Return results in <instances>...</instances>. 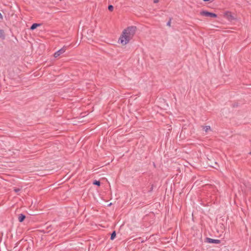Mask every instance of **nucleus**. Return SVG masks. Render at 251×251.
I'll return each instance as SVG.
<instances>
[{"mask_svg": "<svg viewBox=\"0 0 251 251\" xmlns=\"http://www.w3.org/2000/svg\"><path fill=\"white\" fill-rule=\"evenodd\" d=\"M235 106H237V104H234V105H233V107H235Z\"/></svg>", "mask_w": 251, "mask_h": 251, "instance_id": "20", "label": "nucleus"}, {"mask_svg": "<svg viewBox=\"0 0 251 251\" xmlns=\"http://www.w3.org/2000/svg\"><path fill=\"white\" fill-rule=\"evenodd\" d=\"M0 38L3 39L5 38V33L3 29H0Z\"/></svg>", "mask_w": 251, "mask_h": 251, "instance_id": "10", "label": "nucleus"}, {"mask_svg": "<svg viewBox=\"0 0 251 251\" xmlns=\"http://www.w3.org/2000/svg\"><path fill=\"white\" fill-rule=\"evenodd\" d=\"M204 1H210V0H203Z\"/></svg>", "mask_w": 251, "mask_h": 251, "instance_id": "19", "label": "nucleus"}, {"mask_svg": "<svg viewBox=\"0 0 251 251\" xmlns=\"http://www.w3.org/2000/svg\"><path fill=\"white\" fill-rule=\"evenodd\" d=\"M200 14L201 16H205V17H212V18H217V14H216L214 13H211V12L206 11H204V10L201 11L200 12Z\"/></svg>", "mask_w": 251, "mask_h": 251, "instance_id": "4", "label": "nucleus"}, {"mask_svg": "<svg viewBox=\"0 0 251 251\" xmlns=\"http://www.w3.org/2000/svg\"><path fill=\"white\" fill-rule=\"evenodd\" d=\"M202 127L204 129V130H205V131L206 132H208V131L209 130H210V126H202Z\"/></svg>", "mask_w": 251, "mask_h": 251, "instance_id": "12", "label": "nucleus"}, {"mask_svg": "<svg viewBox=\"0 0 251 251\" xmlns=\"http://www.w3.org/2000/svg\"><path fill=\"white\" fill-rule=\"evenodd\" d=\"M116 235V233L115 231H113L111 234L110 239L113 240L115 239Z\"/></svg>", "mask_w": 251, "mask_h": 251, "instance_id": "11", "label": "nucleus"}, {"mask_svg": "<svg viewBox=\"0 0 251 251\" xmlns=\"http://www.w3.org/2000/svg\"><path fill=\"white\" fill-rule=\"evenodd\" d=\"M136 30L137 27L135 26L127 27L123 31L119 41L123 45H126L133 38Z\"/></svg>", "mask_w": 251, "mask_h": 251, "instance_id": "3", "label": "nucleus"}, {"mask_svg": "<svg viewBox=\"0 0 251 251\" xmlns=\"http://www.w3.org/2000/svg\"><path fill=\"white\" fill-rule=\"evenodd\" d=\"M19 191H20V189H18H18H15V191L16 192H19Z\"/></svg>", "mask_w": 251, "mask_h": 251, "instance_id": "17", "label": "nucleus"}, {"mask_svg": "<svg viewBox=\"0 0 251 251\" xmlns=\"http://www.w3.org/2000/svg\"><path fill=\"white\" fill-rule=\"evenodd\" d=\"M152 189V186L151 187V190Z\"/></svg>", "mask_w": 251, "mask_h": 251, "instance_id": "21", "label": "nucleus"}, {"mask_svg": "<svg viewBox=\"0 0 251 251\" xmlns=\"http://www.w3.org/2000/svg\"><path fill=\"white\" fill-rule=\"evenodd\" d=\"M136 30L137 27L135 26L127 27L123 31L119 41L123 45H126L133 38Z\"/></svg>", "mask_w": 251, "mask_h": 251, "instance_id": "1", "label": "nucleus"}, {"mask_svg": "<svg viewBox=\"0 0 251 251\" xmlns=\"http://www.w3.org/2000/svg\"><path fill=\"white\" fill-rule=\"evenodd\" d=\"M40 25H41V24L34 23L32 25L30 26V29L32 30H33L36 29L38 26H39Z\"/></svg>", "mask_w": 251, "mask_h": 251, "instance_id": "9", "label": "nucleus"}, {"mask_svg": "<svg viewBox=\"0 0 251 251\" xmlns=\"http://www.w3.org/2000/svg\"><path fill=\"white\" fill-rule=\"evenodd\" d=\"M249 154H251V151L249 153Z\"/></svg>", "mask_w": 251, "mask_h": 251, "instance_id": "22", "label": "nucleus"}, {"mask_svg": "<svg viewBox=\"0 0 251 251\" xmlns=\"http://www.w3.org/2000/svg\"><path fill=\"white\" fill-rule=\"evenodd\" d=\"M171 20H172V19L170 18L169 21L167 23V25L169 26H171Z\"/></svg>", "mask_w": 251, "mask_h": 251, "instance_id": "15", "label": "nucleus"}, {"mask_svg": "<svg viewBox=\"0 0 251 251\" xmlns=\"http://www.w3.org/2000/svg\"><path fill=\"white\" fill-rule=\"evenodd\" d=\"M206 241L209 243L219 244L221 242L220 240L213 239L210 238H206Z\"/></svg>", "mask_w": 251, "mask_h": 251, "instance_id": "6", "label": "nucleus"}, {"mask_svg": "<svg viewBox=\"0 0 251 251\" xmlns=\"http://www.w3.org/2000/svg\"><path fill=\"white\" fill-rule=\"evenodd\" d=\"M25 218V216L23 214H20L19 215L18 220L20 222H22Z\"/></svg>", "mask_w": 251, "mask_h": 251, "instance_id": "8", "label": "nucleus"}, {"mask_svg": "<svg viewBox=\"0 0 251 251\" xmlns=\"http://www.w3.org/2000/svg\"><path fill=\"white\" fill-rule=\"evenodd\" d=\"M0 19H3V16L2 14L0 13Z\"/></svg>", "mask_w": 251, "mask_h": 251, "instance_id": "18", "label": "nucleus"}, {"mask_svg": "<svg viewBox=\"0 0 251 251\" xmlns=\"http://www.w3.org/2000/svg\"><path fill=\"white\" fill-rule=\"evenodd\" d=\"M93 184L94 185H97V186H100V181H98V180H95L94 181Z\"/></svg>", "mask_w": 251, "mask_h": 251, "instance_id": "13", "label": "nucleus"}, {"mask_svg": "<svg viewBox=\"0 0 251 251\" xmlns=\"http://www.w3.org/2000/svg\"><path fill=\"white\" fill-rule=\"evenodd\" d=\"M225 17H226L228 20H232L233 19V17L232 16L231 12H226L225 13Z\"/></svg>", "mask_w": 251, "mask_h": 251, "instance_id": "7", "label": "nucleus"}, {"mask_svg": "<svg viewBox=\"0 0 251 251\" xmlns=\"http://www.w3.org/2000/svg\"><path fill=\"white\" fill-rule=\"evenodd\" d=\"M66 50V47L64 46L62 48L56 51L54 53V57L56 58L60 56L61 54H63Z\"/></svg>", "mask_w": 251, "mask_h": 251, "instance_id": "5", "label": "nucleus"}, {"mask_svg": "<svg viewBox=\"0 0 251 251\" xmlns=\"http://www.w3.org/2000/svg\"><path fill=\"white\" fill-rule=\"evenodd\" d=\"M158 1H159V0H153V2L155 3L158 2Z\"/></svg>", "mask_w": 251, "mask_h": 251, "instance_id": "16", "label": "nucleus"}, {"mask_svg": "<svg viewBox=\"0 0 251 251\" xmlns=\"http://www.w3.org/2000/svg\"><path fill=\"white\" fill-rule=\"evenodd\" d=\"M108 9L110 11H112L113 10L114 7L112 5H109L108 6Z\"/></svg>", "mask_w": 251, "mask_h": 251, "instance_id": "14", "label": "nucleus"}, {"mask_svg": "<svg viewBox=\"0 0 251 251\" xmlns=\"http://www.w3.org/2000/svg\"><path fill=\"white\" fill-rule=\"evenodd\" d=\"M136 30L137 27L135 26L127 27L123 31L119 41L123 45H126L133 38Z\"/></svg>", "mask_w": 251, "mask_h": 251, "instance_id": "2", "label": "nucleus"}]
</instances>
